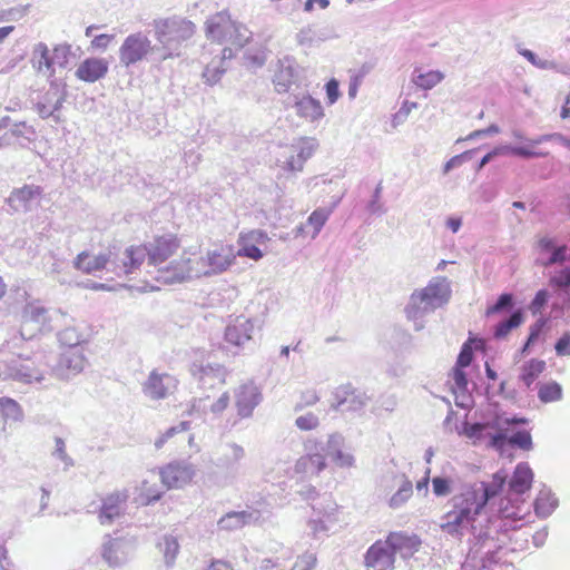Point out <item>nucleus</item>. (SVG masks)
<instances>
[{
  "label": "nucleus",
  "instance_id": "nucleus-1",
  "mask_svg": "<svg viewBox=\"0 0 570 570\" xmlns=\"http://www.w3.org/2000/svg\"><path fill=\"white\" fill-rule=\"evenodd\" d=\"M145 245L148 266L155 269L156 275L153 277L155 284L146 281L142 289L154 291L159 288V284L169 285L190 279L191 258L186 256L178 234H156Z\"/></svg>",
  "mask_w": 570,
  "mask_h": 570
},
{
  "label": "nucleus",
  "instance_id": "nucleus-2",
  "mask_svg": "<svg viewBox=\"0 0 570 570\" xmlns=\"http://www.w3.org/2000/svg\"><path fill=\"white\" fill-rule=\"evenodd\" d=\"M505 482V472L499 471L492 475V481L489 483L478 482L464 487L451 498V509L442 517L440 529L452 537L460 538L463 529L476 520L489 500L502 491Z\"/></svg>",
  "mask_w": 570,
  "mask_h": 570
},
{
  "label": "nucleus",
  "instance_id": "nucleus-3",
  "mask_svg": "<svg viewBox=\"0 0 570 570\" xmlns=\"http://www.w3.org/2000/svg\"><path fill=\"white\" fill-rule=\"evenodd\" d=\"M236 257L232 244L217 243L199 261L191 259L190 278L224 273L235 264Z\"/></svg>",
  "mask_w": 570,
  "mask_h": 570
},
{
  "label": "nucleus",
  "instance_id": "nucleus-4",
  "mask_svg": "<svg viewBox=\"0 0 570 570\" xmlns=\"http://www.w3.org/2000/svg\"><path fill=\"white\" fill-rule=\"evenodd\" d=\"M154 28L156 39L163 45H179L195 33V24L177 16L155 20Z\"/></svg>",
  "mask_w": 570,
  "mask_h": 570
},
{
  "label": "nucleus",
  "instance_id": "nucleus-5",
  "mask_svg": "<svg viewBox=\"0 0 570 570\" xmlns=\"http://www.w3.org/2000/svg\"><path fill=\"white\" fill-rule=\"evenodd\" d=\"M153 50L154 46L146 35L142 32L130 33L119 48V61L128 68L146 60Z\"/></svg>",
  "mask_w": 570,
  "mask_h": 570
},
{
  "label": "nucleus",
  "instance_id": "nucleus-6",
  "mask_svg": "<svg viewBox=\"0 0 570 570\" xmlns=\"http://www.w3.org/2000/svg\"><path fill=\"white\" fill-rule=\"evenodd\" d=\"M306 453L294 464V473L299 478L317 476L327 466L325 455L320 451V443L309 439L304 443Z\"/></svg>",
  "mask_w": 570,
  "mask_h": 570
},
{
  "label": "nucleus",
  "instance_id": "nucleus-7",
  "mask_svg": "<svg viewBox=\"0 0 570 570\" xmlns=\"http://www.w3.org/2000/svg\"><path fill=\"white\" fill-rule=\"evenodd\" d=\"M239 30L240 28L229 18L217 16L207 22L206 36L212 42L242 47L245 39L240 38Z\"/></svg>",
  "mask_w": 570,
  "mask_h": 570
},
{
  "label": "nucleus",
  "instance_id": "nucleus-8",
  "mask_svg": "<svg viewBox=\"0 0 570 570\" xmlns=\"http://www.w3.org/2000/svg\"><path fill=\"white\" fill-rule=\"evenodd\" d=\"M450 297V287L445 278L438 282H431L424 288L415 291L411 295V308H433L448 302Z\"/></svg>",
  "mask_w": 570,
  "mask_h": 570
},
{
  "label": "nucleus",
  "instance_id": "nucleus-9",
  "mask_svg": "<svg viewBox=\"0 0 570 570\" xmlns=\"http://www.w3.org/2000/svg\"><path fill=\"white\" fill-rule=\"evenodd\" d=\"M268 242L269 237L267 233L262 229L240 232L237 237L238 249L235 250V254L239 257H246L257 262L264 257V248Z\"/></svg>",
  "mask_w": 570,
  "mask_h": 570
},
{
  "label": "nucleus",
  "instance_id": "nucleus-10",
  "mask_svg": "<svg viewBox=\"0 0 570 570\" xmlns=\"http://www.w3.org/2000/svg\"><path fill=\"white\" fill-rule=\"evenodd\" d=\"M148 263V253L145 243L131 244L127 246L118 263L115 264L114 272L117 275H124L132 279L136 276L144 263Z\"/></svg>",
  "mask_w": 570,
  "mask_h": 570
},
{
  "label": "nucleus",
  "instance_id": "nucleus-11",
  "mask_svg": "<svg viewBox=\"0 0 570 570\" xmlns=\"http://www.w3.org/2000/svg\"><path fill=\"white\" fill-rule=\"evenodd\" d=\"M129 494L126 489L115 490L101 499L98 520L102 525H110L126 512Z\"/></svg>",
  "mask_w": 570,
  "mask_h": 570
},
{
  "label": "nucleus",
  "instance_id": "nucleus-12",
  "mask_svg": "<svg viewBox=\"0 0 570 570\" xmlns=\"http://www.w3.org/2000/svg\"><path fill=\"white\" fill-rule=\"evenodd\" d=\"M50 322L48 309L39 302H29L21 313V335L32 337L36 333L41 332Z\"/></svg>",
  "mask_w": 570,
  "mask_h": 570
},
{
  "label": "nucleus",
  "instance_id": "nucleus-13",
  "mask_svg": "<svg viewBox=\"0 0 570 570\" xmlns=\"http://www.w3.org/2000/svg\"><path fill=\"white\" fill-rule=\"evenodd\" d=\"M178 386V380L168 373L151 371L142 384L144 393L153 400H163L173 394Z\"/></svg>",
  "mask_w": 570,
  "mask_h": 570
},
{
  "label": "nucleus",
  "instance_id": "nucleus-14",
  "mask_svg": "<svg viewBox=\"0 0 570 570\" xmlns=\"http://www.w3.org/2000/svg\"><path fill=\"white\" fill-rule=\"evenodd\" d=\"M366 402L365 393L346 384L335 390L331 406L336 411L358 412L366 405Z\"/></svg>",
  "mask_w": 570,
  "mask_h": 570
},
{
  "label": "nucleus",
  "instance_id": "nucleus-15",
  "mask_svg": "<svg viewBox=\"0 0 570 570\" xmlns=\"http://www.w3.org/2000/svg\"><path fill=\"white\" fill-rule=\"evenodd\" d=\"M194 474L191 465L179 462L168 463L159 470L161 483L167 489H181L188 485Z\"/></svg>",
  "mask_w": 570,
  "mask_h": 570
},
{
  "label": "nucleus",
  "instance_id": "nucleus-16",
  "mask_svg": "<svg viewBox=\"0 0 570 570\" xmlns=\"http://www.w3.org/2000/svg\"><path fill=\"white\" fill-rule=\"evenodd\" d=\"M194 436L190 433V423L183 421L178 425L168 429L165 433L155 440V448L160 450L166 445L171 450H177L186 444H190Z\"/></svg>",
  "mask_w": 570,
  "mask_h": 570
},
{
  "label": "nucleus",
  "instance_id": "nucleus-17",
  "mask_svg": "<svg viewBox=\"0 0 570 570\" xmlns=\"http://www.w3.org/2000/svg\"><path fill=\"white\" fill-rule=\"evenodd\" d=\"M112 257V252L107 250L94 254L89 250L80 252L73 259V267L82 274H95L107 268Z\"/></svg>",
  "mask_w": 570,
  "mask_h": 570
},
{
  "label": "nucleus",
  "instance_id": "nucleus-18",
  "mask_svg": "<svg viewBox=\"0 0 570 570\" xmlns=\"http://www.w3.org/2000/svg\"><path fill=\"white\" fill-rule=\"evenodd\" d=\"M395 557L382 540L374 542L366 551L364 563L374 570H394Z\"/></svg>",
  "mask_w": 570,
  "mask_h": 570
},
{
  "label": "nucleus",
  "instance_id": "nucleus-19",
  "mask_svg": "<svg viewBox=\"0 0 570 570\" xmlns=\"http://www.w3.org/2000/svg\"><path fill=\"white\" fill-rule=\"evenodd\" d=\"M109 70L108 61L104 58L89 57L77 67L75 76L85 82H96L106 77Z\"/></svg>",
  "mask_w": 570,
  "mask_h": 570
},
{
  "label": "nucleus",
  "instance_id": "nucleus-20",
  "mask_svg": "<svg viewBox=\"0 0 570 570\" xmlns=\"http://www.w3.org/2000/svg\"><path fill=\"white\" fill-rule=\"evenodd\" d=\"M253 322L245 316H237L226 326L225 340L235 346H242L252 340Z\"/></svg>",
  "mask_w": 570,
  "mask_h": 570
},
{
  "label": "nucleus",
  "instance_id": "nucleus-21",
  "mask_svg": "<svg viewBox=\"0 0 570 570\" xmlns=\"http://www.w3.org/2000/svg\"><path fill=\"white\" fill-rule=\"evenodd\" d=\"M296 115L305 122L315 124L325 117L324 108L318 99L311 95L297 98L294 104Z\"/></svg>",
  "mask_w": 570,
  "mask_h": 570
},
{
  "label": "nucleus",
  "instance_id": "nucleus-22",
  "mask_svg": "<svg viewBox=\"0 0 570 570\" xmlns=\"http://www.w3.org/2000/svg\"><path fill=\"white\" fill-rule=\"evenodd\" d=\"M533 482V472L525 462L519 463L509 482V495H522L528 492Z\"/></svg>",
  "mask_w": 570,
  "mask_h": 570
},
{
  "label": "nucleus",
  "instance_id": "nucleus-23",
  "mask_svg": "<svg viewBox=\"0 0 570 570\" xmlns=\"http://www.w3.org/2000/svg\"><path fill=\"white\" fill-rule=\"evenodd\" d=\"M331 210L328 208H317L307 218V220L296 228V236H304L314 239L328 220Z\"/></svg>",
  "mask_w": 570,
  "mask_h": 570
},
{
  "label": "nucleus",
  "instance_id": "nucleus-24",
  "mask_svg": "<svg viewBox=\"0 0 570 570\" xmlns=\"http://www.w3.org/2000/svg\"><path fill=\"white\" fill-rule=\"evenodd\" d=\"M237 413L242 417L252 415L253 410L258 404L259 394L254 386L242 385L235 394Z\"/></svg>",
  "mask_w": 570,
  "mask_h": 570
},
{
  "label": "nucleus",
  "instance_id": "nucleus-25",
  "mask_svg": "<svg viewBox=\"0 0 570 570\" xmlns=\"http://www.w3.org/2000/svg\"><path fill=\"white\" fill-rule=\"evenodd\" d=\"M508 495L501 501L499 513L503 519L512 521H519L527 518L530 514V505L522 499L512 498Z\"/></svg>",
  "mask_w": 570,
  "mask_h": 570
},
{
  "label": "nucleus",
  "instance_id": "nucleus-26",
  "mask_svg": "<svg viewBox=\"0 0 570 570\" xmlns=\"http://www.w3.org/2000/svg\"><path fill=\"white\" fill-rule=\"evenodd\" d=\"M52 58V49L50 50L46 43L39 42L35 46L32 65L38 72H42L49 77L55 76L56 68Z\"/></svg>",
  "mask_w": 570,
  "mask_h": 570
},
{
  "label": "nucleus",
  "instance_id": "nucleus-27",
  "mask_svg": "<svg viewBox=\"0 0 570 570\" xmlns=\"http://www.w3.org/2000/svg\"><path fill=\"white\" fill-rule=\"evenodd\" d=\"M317 140L315 138L303 137L295 146L296 156H292L287 165L292 170H301L304 163L313 156L317 149Z\"/></svg>",
  "mask_w": 570,
  "mask_h": 570
},
{
  "label": "nucleus",
  "instance_id": "nucleus-28",
  "mask_svg": "<svg viewBox=\"0 0 570 570\" xmlns=\"http://www.w3.org/2000/svg\"><path fill=\"white\" fill-rule=\"evenodd\" d=\"M383 542L393 551V556H395L396 552L416 551L421 544L416 535H409L404 532H391Z\"/></svg>",
  "mask_w": 570,
  "mask_h": 570
},
{
  "label": "nucleus",
  "instance_id": "nucleus-29",
  "mask_svg": "<svg viewBox=\"0 0 570 570\" xmlns=\"http://www.w3.org/2000/svg\"><path fill=\"white\" fill-rule=\"evenodd\" d=\"M296 81L295 68L288 61H281L273 76V83L277 92H287Z\"/></svg>",
  "mask_w": 570,
  "mask_h": 570
},
{
  "label": "nucleus",
  "instance_id": "nucleus-30",
  "mask_svg": "<svg viewBox=\"0 0 570 570\" xmlns=\"http://www.w3.org/2000/svg\"><path fill=\"white\" fill-rule=\"evenodd\" d=\"M163 497V491L159 489L156 481L144 480L136 490V502L140 505H150L159 501Z\"/></svg>",
  "mask_w": 570,
  "mask_h": 570
},
{
  "label": "nucleus",
  "instance_id": "nucleus-31",
  "mask_svg": "<svg viewBox=\"0 0 570 570\" xmlns=\"http://www.w3.org/2000/svg\"><path fill=\"white\" fill-rule=\"evenodd\" d=\"M445 76L440 70H414L412 82L422 90H431L444 80Z\"/></svg>",
  "mask_w": 570,
  "mask_h": 570
},
{
  "label": "nucleus",
  "instance_id": "nucleus-32",
  "mask_svg": "<svg viewBox=\"0 0 570 570\" xmlns=\"http://www.w3.org/2000/svg\"><path fill=\"white\" fill-rule=\"evenodd\" d=\"M42 193L39 186L24 185L21 188L14 189L8 198L11 207L18 209L20 207H27L29 202L40 196Z\"/></svg>",
  "mask_w": 570,
  "mask_h": 570
},
{
  "label": "nucleus",
  "instance_id": "nucleus-33",
  "mask_svg": "<svg viewBox=\"0 0 570 570\" xmlns=\"http://www.w3.org/2000/svg\"><path fill=\"white\" fill-rule=\"evenodd\" d=\"M558 500L549 490H541L534 501V512L540 518L549 517L557 508Z\"/></svg>",
  "mask_w": 570,
  "mask_h": 570
},
{
  "label": "nucleus",
  "instance_id": "nucleus-34",
  "mask_svg": "<svg viewBox=\"0 0 570 570\" xmlns=\"http://www.w3.org/2000/svg\"><path fill=\"white\" fill-rule=\"evenodd\" d=\"M0 416L3 422L22 421L24 413L22 406L13 399L8 396L0 397Z\"/></svg>",
  "mask_w": 570,
  "mask_h": 570
},
{
  "label": "nucleus",
  "instance_id": "nucleus-35",
  "mask_svg": "<svg viewBox=\"0 0 570 570\" xmlns=\"http://www.w3.org/2000/svg\"><path fill=\"white\" fill-rule=\"evenodd\" d=\"M250 519V513L246 511H233L226 513L218 521V525L220 529L226 531H233L237 529H242L245 527Z\"/></svg>",
  "mask_w": 570,
  "mask_h": 570
},
{
  "label": "nucleus",
  "instance_id": "nucleus-36",
  "mask_svg": "<svg viewBox=\"0 0 570 570\" xmlns=\"http://www.w3.org/2000/svg\"><path fill=\"white\" fill-rule=\"evenodd\" d=\"M245 451L237 444L228 445L218 459V465L223 469L230 470L236 468L244 459Z\"/></svg>",
  "mask_w": 570,
  "mask_h": 570
},
{
  "label": "nucleus",
  "instance_id": "nucleus-37",
  "mask_svg": "<svg viewBox=\"0 0 570 570\" xmlns=\"http://www.w3.org/2000/svg\"><path fill=\"white\" fill-rule=\"evenodd\" d=\"M524 321V316L521 309L515 311L512 315L505 320L500 322L493 332V336L497 340L505 338L512 330L518 328Z\"/></svg>",
  "mask_w": 570,
  "mask_h": 570
},
{
  "label": "nucleus",
  "instance_id": "nucleus-38",
  "mask_svg": "<svg viewBox=\"0 0 570 570\" xmlns=\"http://www.w3.org/2000/svg\"><path fill=\"white\" fill-rule=\"evenodd\" d=\"M544 368V361L532 358L523 365L521 380L529 387L540 376Z\"/></svg>",
  "mask_w": 570,
  "mask_h": 570
},
{
  "label": "nucleus",
  "instance_id": "nucleus-39",
  "mask_svg": "<svg viewBox=\"0 0 570 570\" xmlns=\"http://www.w3.org/2000/svg\"><path fill=\"white\" fill-rule=\"evenodd\" d=\"M12 377L20 382L31 383L41 379V372L37 368L33 362L21 364L12 372Z\"/></svg>",
  "mask_w": 570,
  "mask_h": 570
},
{
  "label": "nucleus",
  "instance_id": "nucleus-40",
  "mask_svg": "<svg viewBox=\"0 0 570 570\" xmlns=\"http://www.w3.org/2000/svg\"><path fill=\"white\" fill-rule=\"evenodd\" d=\"M413 495V484L410 480H404L399 487L397 491L391 497L389 505L392 509H397L407 502Z\"/></svg>",
  "mask_w": 570,
  "mask_h": 570
},
{
  "label": "nucleus",
  "instance_id": "nucleus-41",
  "mask_svg": "<svg viewBox=\"0 0 570 570\" xmlns=\"http://www.w3.org/2000/svg\"><path fill=\"white\" fill-rule=\"evenodd\" d=\"M538 396L544 403L559 401L562 397V389L557 382H550L540 386Z\"/></svg>",
  "mask_w": 570,
  "mask_h": 570
},
{
  "label": "nucleus",
  "instance_id": "nucleus-42",
  "mask_svg": "<svg viewBox=\"0 0 570 570\" xmlns=\"http://www.w3.org/2000/svg\"><path fill=\"white\" fill-rule=\"evenodd\" d=\"M120 546L117 540H109L104 544L102 557L109 566H118L121 561Z\"/></svg>",
  "mask_w": 570,
  "mask_h": 570
},
{
  "label": "nucleus",
  "instance_id": "nucleus-43",
  "mask_svg": "<svg viewBox=\"0 0 570 570\" xmlns=\"http://www.w3.org/2000/svg\"><path fill=\"white\" fill-rule=\"evenodd\" d=\"M52 55L55 60V68H66L69 63L71 56V46L68 43L57 45L52 48Z\"/></svg>",
  "mask_w": 570,
  "mask_h": 570
},
{
  "label": "nucleus",
  "instance_id": "nucleus-44",
  "mask_svg": "<svg viewBox=\"0 0 570 570\" xmlns=\"http://www.w3.org/2000/svg\"><path fill=\"white\" fill-rule=\"evenodd\" d=\"M508 442L511 445H517L522 450H531L532 449V438L529 431H518L508 439Z\"/></svg>",
  "mask_w": 570,
  "mask_h": 570
},
{
  "label": "nucleus",
  "instance_id": "nucleus-45",
  "mask_svg": "<svg viewBox=\"0 0 570 570\" xmlns=\"http://www.w3.org/2000/svg\"><path fill=\"white\" fill-rule=\"evenodd\" d=\"M549 285L554 288H570V267H564L552 275Z\"/></svg>",
  "mask_w": 570,
  "mask_h": 570
},
{
  "label": "nucleus",
  "instance_id": "nucleus-46",
  "mask_svg": "<svg viewBox=\"0 0 570 570\" xmlns=\"http://www.w3.org/2000/svg\"><path fill=\"white\" fill-rule=\"evenodd\" d=\"M317 559L314 553L305 552L297 557L291 570H313L316 566Z\"/></svg>",
  "mask_w": 570,
  "mask_h": 570
},
{
  "label": "nucleus",
  "instance_id": "nucleus-47",
  "mask_svg": "<svg viewBox=\"0 0 570 570\" xmlns=\"http://www.w3.org/2000/svg\"><path fill=\"white\" fill-rule=\"evenodd\" d=\"M295 424L302 431H311L315 430L320 425V420L314 413H306L298 416Z\"/></svg>",
  "mask_w": 570,
  "mask_h": 570
},
{
  "label": "nucleus",
  "instance_id": "nucleus-48",
  "mask_svg": "<svg viewBox=\"0 0 570 570\" xmlns=\"http://www.w3.org/2000/svg\"><path fill=\"white\" fill-rule=\"evenodd\" d=\"M474 342V340L470 338L463 344L456 361L459 367H466L471 364L473 358L472 343Z\"/></svg>",
  "mask_w": 570,
  "mask_h": 570
},
{
  "label": "nucleus",
  "instance_id": "nucleus-49",
  "mask_svg": "<svg viewBox=\"0 0 570 570\" xmlns=\"http://www.w3.org/2000/svg\"><path fill=\"white\" fill-rule=\"evenodd\" d=\"M539 142H540V140H534V141H531L530 146L512 147V148H510V153L512 155L521 156V157H525V158H529V157H544V156H547V153L535 151L532 148L535 145H538Z\"/></svg>",
  "mask_w": 570,
  "mask_h": 570
},
{
  "label": "nucleus",
  "instance_id": "nucleus-50",
  "mask_svg": "<svg viewBox=\"0 0 570 570\" xmlns=\"http://www.w3.org/2000/svg\"><path fill=\"white\" fill-rule=\"evenodd\" d=\"M433 492L438 497L448 495L452 490V481L450 479L435 476L432 479Z\"/></svg>",
  "mask_w": 570,
  "mask_h": 570
},
{
  "label": "nucleus",
  "instance_id": "nucleus-51",
  "mask_svg": "<svg viewBox=\"0 0 570 570\" xmlns=\"http://www.w3.org/2000/svg\"><path fill=\"white\" fill-rule=\"evenodd\" d=\"M547 321L544 318L538 320L534 324H532L529 328V337L524 344L523 351L528 350L530 345H532L538 337L540 336L543 327L546 326Z\"/></svg>",
  "mask_w": 570,
  "mask_h": 570
},
{
  "label": "nucleus",
  "instance_id": "nucleus-52",
  "mask_svg": "<svg viewBox=\"0 0 570 570\" xmlns=\"http://www.w3.org/2000/svg\"><path fill=\"white\" fill-rule=\"evenodd\" d=\"M549 299V293L546 289H540L537 292L534 298L531 301L529 308L532 312V314H538L541 312V309L544 307V305L548 303Z\"/></svg>",
  "mask_w": 570,
  "mask_h": 570
},
{
  "label": "nucleus",
  "instance_id": "nucleus-53",
  "mask_svg": "<svg viewBox=\"0 0 570 570\" xmlns=\"http://www.w3.org/2000/svg\"><path fill=\"white\" fill-rule=\"evenodd\" d=\"M325 91H326L327 105L335 104L341 96L340 88H338V81L334 78L330 79L325 85Z\"/></svg>",
  "mask_w": 570,
  "mask_h": 570
},
{
  "label": "nucleus",
  "instance_id": "nucleus-54",
  "mask_svg": "<svg viewBox=\"0 0 570 570\" xmlns=\"http://www.w3.org/2000/svg\"><path fill=\"white\" fill-rule=\"evenodd\" d=\"M331 455L335 464L341 468H350L354 463L353 455L342 451L341 449L335 450Z\"/></svg>",
  "mask_w": 570,
  "mask_h": 570
},
{
  "label": "nucleus",
  "instance_id": "nucleus-55",
  "mask_svg": "<svg viewBox=\"0 0 570 570\" xmlns=\"http://www.w3.org/2000/svg\"><path fill=\"white\" fill-rule=\"evenodd\" d=\"M554 350L558 356L570 355V332L562 334V336L556 342Z\"/></svg>",
  "mask_w": 570,
  "mask_h": 570
},
{
  "label": "nucleus",
  "instance_id": "nucleus-56",
  "mask_svg": "<svg viewBox=\"0 0 570 570\" xmlns=\"http://www.w3.org/2000/svg\"><path fill=\"white\" fill-rule=\"evenodd\" d=\"M320 401V396L314 389H308L301 394V401L297 407L303 409L307 406H313Z\"/></svg>",
  "mask_w": 570,
  "mask_h": 570
},
{
  "label": "nucleus",
  "instance_id": "nucleus-57",
  "mask_svg": "<svg viewBox=\"0 0 570 570\" xmlns=\"http://www.w3.org/2000/svg\"><path fill=\"white\" fill-rule=\"evenodd\" d=\"M511 304H512V295L508 294V293L502 294L499 296L497 303L487 309V314L491 315V314L499 313L501 309L510 306Z\"/></svg>",
  "mask_w": 570,
  "mask_h": 570
},
{
  "label": "nucleus",
  "instance_id": "nucleus-58",
  "mask_svg": "<svg viewBox=\"0 0 570 570\" xmlns=\"http://www.w3.org/2000/svg\"><path fill=\"white\" fill-rule=\"evenodd\" d=\"M114 35H98L91 41V48L105 50L109 47V45L114 41Z\"/></svg>",
  "mask_w": 570,
  "mask_h": 570
},
{
  "label": "nucleus",
  "instance_id": "nucleus-59",
  "mask_svg": "<svg viewBox=\"0 0 570 570\" xmlns=\"http://www.w3.org/2000/svg\"><path fill=\"white\" fill-rule=\"evenodd\" d=\"M223 72L224 71L217 67L207 66L203 72V77L206 79V82L213 85L220 79Z\"/></svg>",
  "mask_w": 570,
  "mask_h": 570
},
{
  "label": "nucleus",
  "instance_id": "nucleus-60",
  "mask_svg": "<svg viewBox=\"0 0 570 570\" xmlns=\"http://www.w3.org/2000/svg\"><path fill=\"white\" fill-rule=\"evenodd\" d=\"M567 246L562 245L553 249V253L549 261L544 263V266L553 265L556 263H563L566 261Z\"/></svg>",
  "mask_w": 570,
  "mask_h": 570
},
{
  "label": "nucleus",
  "instance_id": "nucleus-61",
  "mask_svg": "<svg viewBox=\"0 0 570 570\" xmlns=\"http://www.w3.org/2000/svg\"><path fill=\"white\" fill-rule=\"evenodd\" d=\"M165 544H166L165 556H166L167 559L173 561L175 559V557L177 556L178 550H179L178 542L174 538H167V539H165Z\"/></svg>",
  "mask_w": 570,
  "mask_h": 570
},
{
  "label": "nucleus",
  "instance_id": "nucleus-62",
  "mask_svg": "<svg viewBox=\"0 0 570 570\" xmlns=\"http://www.w3.org/2000/svg\"><path fill=\"white\" fill-rule=\"evenodd\" d=\"M527 422H528V420L524 417L513 416V417L503 419L501 416H497V419L493 422V426L501 428L503 425H511V424H525Z\"/></svg>",
  "mask_w": 570,
  "mask_h": 570
},
{
  "label": "nucleus",
  "instance_id": "nucleus-63",
  "mask_svg": "<svg viewBox=\"0 0 570 570\" xmlns=\"http://www.w3.org/2000/svg\"><path fill=\"white\" fill-rule=\"evenodd\" d=\"M452 377L458 387L464 389L466 386L468 380L463 371V367H459L458 365H455L452 372Z\"/></svg>",
  "mask_w": 570,
  "mask_h": 570
},
{
  "label": "nucleus",
  "instance_id": "nucleus-64",
  "mask_svg": "<svg viewBox=\"0 0 570 570\" xmlns=\"http://www.w3.org/2000/svg\"><path fill=\"white\" fill-rule=\"evenodd\" d=\"M206 570H234V568L229 562L216 559L209 563Z\"/></svg>",
  "mask_w": 570,
  "mask_h": 570
}]
</instances>
